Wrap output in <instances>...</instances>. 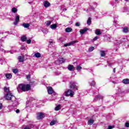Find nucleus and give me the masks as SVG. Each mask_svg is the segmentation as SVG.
Returning <instances> with one entry per match:
<instances>
[{"instance_id":"nucleus-1","label":"nucleus","mask_w":129,"mask_h":129,"mask_svg":"<svg viewBox=\"0 0 129 129\" xmlns=\"http://www.w3.org/2000/svg\"><path fill=\"white\" fill-rule=\"evenodd\" d=\"M18 87L19 89L22 91H23V92H26V91L31 90V85L30 84H19Z\"/></svg>"},{"instance_id":"nucleus-2","label":"nucleus","mask_w":129,"mask_h":129,"mask_svg":"<svg viewBox=\"0 0 129 129\" xmlns=\"http://www.w3.org/2000/svg\"><path fill=\"white\" fill-rule=\"evenodd\" d=\"M5 99H6V100L16 101V97H15L12 93H8L5 95Z\"/></svg>"},{"instance_id":"nucleus-3","label":"nucleus","mask_w":129,"mask_h":129,"mask_svg":"<svg viewBox=\"0 0 129 129\" xmlns=\"http://www.w3.org/2000/svg\"><path fill=\"white\" fill-rule=\"evenodd\" d=\"M64 93H65V96H67V97L71 96V97H73V96H74V95L75 94V93L70 89L64 92Z\"/></svg>"},{"instance_id":"nucleus-4","label":"nucleus","mask_w":129,"mask_h":129,"mask_svg":"<svg viewBox=\"0 0 129 129\" xmlns=\"http://www.w3.org/2000/svg\"><path fill=\"white\" fill-rule=\"evenodd\" d=\"M70 88L71 89H76V90H78V86H76V84L75 82H71L70 85Z\"/></svg>"},{"instance_id":"nucleus-5","label":"nucleus","mask_w":129,"mask_h":129,"mask_svg":"<svg viewBox=\"0 0 129 129\" xmlns=\"http://www.w3.org/2000/svg\"><path fill=\"white\" fill-rule=\"evenodd\" d=\"M76 43H78V40H74L70 42V43L64 44L63 45V47H68V46H72V45H74V44H75Z\"/></svg>"},{"instance_id":"nucleus-6","label":"nucleus","mask_w":129,"mask_h":129,"mask_svg":"<svg viewBox=\"0 0 129 129\" xmlns=\"http://www.w3.org/2000/svg\"><path fill=\"white\" fill-rule=\"evenodd\" d=\"M44 117H45V114H44L42 112H39L37 114V119H43Z\"/></svg>"},{"instance_id":"nucleus-7","label":"nucleus","mask_w":129,"mask_h":129,"mask_svg":"<svg viewBox=\"0 0 129 129\" xmlns=\"http://www.w3.org/2000/svg\"><path fill=\"white\" fill-rule=\"evenodd\" d=\"M47 92L48 94H50V95L53 94V93L55 92L54 91V90H53V88H52V87L49 86L47 87Z\"/></svg>"},{"instance_id":"nucleus-8","label":"nucleus","mask_w":129,"mask_h":129,"mask_svg":"<svg viewBox=\"0 0 129 129\" xmlns=\"http://www.w3.org/2000/svg\"><path fill=\"white\" fill-rule=\"evenodd\" d=\"M98 99H103V96L100 95H97L96 97H95L93 101H97Z\"/></svg>"},{"instance_id":"nucleus-9","label":"nucleus","mask_w":129,"mask_h":129,"mask_svg":"<svg viewBox=\"0 0 129 129\" xmlns=\"http://www.w3.org/2000/svg\"><path fill=\"white\" fill-rule=\"evenodd\" d=\"M19 22H20V16L18 15L17 16H16V18L15 19V21L14 22V25H15V26H17V25H18Z\"/></svg>"},{"instance_id":"nucleus-10","label":"nucleus","mask_w":129,"mask_h":129,"mask_svg":"<svg viewBox=\"0 0 129 129\" xmlns=\"http://www.w3.org/2000/svg\"><path fill=\"white\" fill-rule=\"evenodd\" d=\"M43 6L45 8H49L51 6V4L48 1H44L43 3Z\"/></svg>"},{"instance_id":"nucleus-11","label":"nucleus","mask_w":129,"mask_h":129,"mask_svg":"<svg viewBox=\"0 0 129 129\" xmlns=\"http://www.w3.org/2000/svg\"><path fill=\"white\" fill-rule=\"evenodd\" d=\"M88 30V28H85L83 29H81L80 31V33H81L82 35H83V34H84L86 32H87Z\"/></svg>"},{"instance_id":"nucleus-12","label":"nucleus","mask_w":129,"mask_h":129,"mask_svg":"<svg viewBox=\"0 0 129 129\" xmlns=\"http://www.w3.org/2000/svg\"><path fill=\"white\" fill-rule=\"evenodd\" d=\"M5 77H6L7 79L8 80L12 79L13 75H12L11 74H6L5 75Z\"/></svg>"},{"instance_id":"nucleus-13","label":"nucleus","mask_w":129,"mask_h":129,"mask_svg":"<svg viewBox=\"0 0 129 129\" xmlns=\"http://www.w3.org/2000/svg\"><path fill=\"white\" fill-rule=\"evenodd\" d=\"M75 69L74 68V66L72 65V64H70L68 66V70H69L70 71H73V70Z\"/></svg>"},{"instance_id":"nucleus-14","label":"nucleus","mask_w":129,"mask_h":129,"mask_svg":"<svg viewBox=\"0 0 129 129\" xmlns=\"http://www.w3.org/2000/svg\"><path fill=\"white\" fill-rule=\"evenodd\" d=\"M58 121H57V119H55L54 120H52L50 123V125H54V124H56V123H57Z\"/></svg>"},{"instance_id":"nucleus-15","label":"nucleus","mask_w":129,"mask_h":129,"mask_svg":"<svg viewBox=\"0 0 129 129\" xmlns=\"http://www.w3.org/2000/svg\"><path fill=\"white\" fill-rule=\"evenodd\" d=\"M56 62H58L60 64L65 62V59L63 58H60L59 59H58Z\"/></svg>"},{"instance_id":"nucleus-16","label":"nucleus","mask_w":129,"mask_h":129,"mask_svg":"<svg viewBox=\"0 0 129 129\" xmlns=\"http://www.w3.org/2000/svg\"><path fill=\"white\" fill-rule=\"evenodd\" d=\"M123 84H129V79H124L122 81Z\"/></svg>"},{"instance_id":"nucleus-17","label":"nucleus","mask_w":129,"mask_h":129,"mask_svg":"<svg viewBox=\"0 0 129 129\" xmlns=\"http://www.w3.org/2000/svg\"><path fill=\"white\" fill-rule=\"evenodd\" d=\"M18 59L21 63L24 62V56H19Z\"/></svg>"},{"instance_id":"nucleus-18","label":"nucleus","mask_w":129,"mask_h":129,"mask_svg":"<svg viewBox=\"0 0 129 129\" xmlns=\"http://www.w3.org/2000/svg\"><path fill=\"white\" fill-rule=\"evenodd\" d=\"M21 40L22 42H26L27 41V37L25 35L21 37Z\"/></svg>"},{"instance_id":"nucleus-19","label":"nucleus","mask_w":129,"mask_h":129,"mask_svg":"<svg viewBox=\"0 0 129 129\" xmlns=\"http://www.w3.org/2000/svg\"><path fill=\"white\" fill-rule=\"evenodd\" d=\"M4 91L7 93H11L10 92V88H7V87H5L4 88Z\"/></svg>"},{"instance_id":"nucleus-20","label":"nucleus","mask_w":129,"mask_h":129,"mask_svg":"<svg viewBox=\"0 0 129 129\" xmlns=\"http://www.w3.org/2000/svg\"><path fill=\"white\" fill-rule=\"evenodd\" d=\"M66 32L67 33H70L71 32H72V28H70V27H68L66 29Z\"/></svg>"},{"instance_id":"nucleus-21","label":"nucleus","mask_w":129,"mask_h":129,"mask_svg":"<svg viewBox=\"0 0 129 129\" xmlns=\"http://www.w3.org/2000/svg\"><path fill=\"white\" fill-rule=\"evenodd\" d=\"M100 55H101V57H104V56H105V55H106L105 51L101 50L100 51Z\"/></svg>"},{"instance_id":"nucleus-22","label":"nucleus","mask_w":129,"mask_h":129,"mask_svg":"<svg viewBox=\"0 0 129 129\" xmlns=\"http://www.w3.org/2000/svg\"><path fill=\"white\" fill-rule=\"evenodd\" d=\"M22 26L24 28H29V27H30V24H29V23H23L22 24Z\"/></svg>"},{"instance_id":"nucleus-23","label":"nucleus","mask_w":129,"mask_h":129,"mask_svg":"<svg viewBox=\"0 0 129 129\" xmlns=\"http://www.w3.org/2000/svg\"><path fill=\"white\" fill-rule=\"evenodd\" d=\"M50 27L51 29H52V30H54V29H56V28H57V24H52L51 25H50Z\"/></svg>"},{"instance_id":"nucleus-24","label":"nucleus","mask_w":129,"mask_h":129,"mask_svg":"<svg viewBox=\"0 0 129 129\" xmlns=\"http://www.w3.org/2000/svg\"><path fill=\"white\" fill-rule=\"evenodd\" d=\"M123 33H127L128 32V27H125L123 28L122 30Z\"/></svg>"},{"instance_id":"nucleus-25","label":"nucleus","mask_w":129,"mask_h":129,"mask_svg":"<svg viewBox=\"0 0 129 129\" xmlns=\"http://www.w3.org/2000/svg\"><path fill=\"white\" fill-rule=\"evenodd\" d=\"M34 56L36 58H40L41 57V53H40L39 52H37L34 54Z\"/></svg>"},{"instance_id":"nucleus-26","label":"nucleus","mask_w":129,"mask_h":129,"mask_svg":"<svg viewBox=\"0 0 129 129\" xmlns=\"http://www.w3.org/2000/svg\"><path fill=\"white\" fill-rule=\"evenodd\" d=\"M94 122V120H93V119H90L88 121V124H89L90 125H91V124H93Z\"/></svg>"},{"instance_id":"nucleus-27","label":"nucleus","mask_w":129,"mask_h":129,"mask_svg":"<svg viewBox=\"0 0 129 129\" xmlns=\"http://www.w3.org/2000/svg\"><path fill=\"white\" fill-rule=\"evenodd\" d=\"M87 24L89 26H90L91 25V18H89L87 21Z\"/></svg>"},{"instance_id":"nucleus-28","label":"nucleus","mask_w":129,"mask_h":129,"mask_svg":"<svg viewBox=\"0 0 129 129\" xmlns=\"http://www.w3.org/2000/svg\"><path fill=\"white\" fill-rule=\"evenodd\" d=\"M95 34L96 35H101V32L98 29H96L95 31Z\"/></svg>"},{"instance_id":"nucleus-29","label":"nucleus","mask_w":129,"mask_h":129,"mask_svg":"<svg viewBox=\"0 0 129 129\" xmlns=\"http://www.w3.org/2000/svg\"><path fill=\"white\" fill-rule=\"evenodd\" d=\"M12 13L16 14L17 13V12H18V9H17V8H13L12 9Z\"/></svg>"},{"instance_id":"nucleus-30","label":"nucleus","mask_w":129,"mask_h":129,"mask_svg":"<svg viewBox=\"0 0 129 129\" xmlns=\"http://www.w3.org/2000/svg\"><path fill=\"white\" fill-rule=\"evenodd\" d=\"M30 127H34V125L33 124H30L29 126H27L24 127V129H31V128H30Z\"/></svg>"},{"instance_id":"nucleus-31","label":"nucleus","mask_w":129,"mask_h":129,"mask_svg":"<svg viewBox=\"0 0 129 129\" xmlns=\"http://www.w3.org/2000/svg\"><path fill=\"white\" fill-rule=\"evenodd\" d=\"M13 73H14L15 74H17V73H18L19 72V70L17 69H14L12 70Z\"/></svg>"},{"instance_id":"nucleus-32","label":"nucleus","mask_w":129,"mask_h":129,"mask_svg":"<svg viewBox=\"0 0 129 129\" xmlns=\"http://www.w3.org/2000/svg\"><path fill=\"white\" fill-rule=\"evenodd\" d=\"M60 106H61L60 105H58L56 106L55 107V110H56V111H58V110H60Z\"/></svg>"},{"instance_id":"nucleus-33","label":"nucleus","mask_w":129,"mask_h":129,"mask_svg":"<svg viewBox=\"0 0 129 129\" xmlns=\"http://www.w3.org/2000/svg\"><path fill=\"white\" fill-rule=\"evenodd\" d=\"M26 79L28 80V81H30V80L31 79V75L29 74L26 76Z\"/></svg>"},{"instance_id":"nucleus-34","label":"nucleus","mask_w":129,"mask_h":129,"mask_svg":"<svg viewBox=\"0 0 129 129\" xmlns=\"http://www.w3.org/2000/svg\"><path fill=\"white\" fill-rule=\"evenodd\" d=\"M51 23H52V21H46V26L48 27L50 25H51Z\"/></svg>"},{"instance_id":"nucleus-35","label":"nucleus","mask_w":129,"mask_h":129,"mask_svg":"<svg viewBox=\"0 0 129 129\" xmlns=\"http://www.w3.org/2000/svg\"><path fill=\"white\" fill-rule=\"evenodd\" d=\"M98 39H99V37H98V36H95L92 40V41L95 42V41H96V40H98Z\"/></svg>"},{"instance_id":"nucleus-36","label":"nucleus","mask_w":129,"mask_h":129,"mask_svg":"<svg viewBox=\"0 0 129 129\" xmlns=\"http://www.w3.org/2000/svg\"><path fill=\"white\" fill-rule=\"evenodd\" d=\"M81 69H82V67H81V66H77V70H78V71H79V70H81Z\"/></svg>"},{"instance_id":"nucleus-37","label":"nucleus","mask_w":129,"mask_h":129,"mask_svg":"<svg viewBox=\"0 0 129 129\" xmlns=\"http://www.w3.org/2000/svg\"><path fill=\"white\" fill-rule=\"evenodd\" d=\"M93 50H94V47L92 46L89 48V52H92V51H93Z\"/></svg>"},{"instance_id":"nucleus-38","label":"nucleus","mask_w":129,"mask_h":129,"mask_svg":"<svg viewBox=\"0 0 129 129\" xmlns=\"http://www.w3.org/2000/svg\"><path fill=\"white\" fill-rule=\"evenodd\" d=\"M91 86H95V82L92 81V82L91 83Z\"/></svg>"},{"instance_id":"nucleus-39","label":"nucleus","mask_w":129,"mask_h":129,"mask_svg":"<svg viewBox=\"0 0 129 129\" xmlns=\"http://www.w3.org/2000/svg\"><path fill=\"white\" fill-rule=\"evenodd\" d=\"M26 41L28 44H31V43H32V40L31 39L26 40Z\"/></svg>"},{"instance_id":"nucleus-40","label":"nucleus","mask_w":129,"mask_h":129,"mask_svg":"<svg viewBox=\"0 0 129 129\" xmlns=\"http://www.w3.org/2000/svg\"><path fill=\"white\" fill-rule=\"evenodd\" d=\"M125 127H129V123L128 122H126L125 123Z\"/></svg>"},{"instance_id":"nucleus-41","label":"nucleus","mask_w":129,"mask_h":129,"mask_svg":"<svg viewBox=\"0 0 129 129\" xmlns=\"http://www.w3.org/2000/svg\"><path fill=\"white\" fill-rule=\"evenodd\" d=\"M75 26H76V27H79V26H80V23L79 22H77L75 24Z\"/></svg>"},{"instance_id":"nucleus-42","label":"nucleus","mask_w":129,"mask_h":129,"mask_svg":"<svg viewBox=\"0 0 129 129\" xmlns=\"http://www.w3.org/2000/svg\"><path fill=\"white\" fill-rule=\"evenodd\" d=\"M113 127H114V126L109 125V126H108L107 129H112V128H113Z\"/></svg>"},{"instance_id":"nucleus-43","label":"nucleus","mask_w":129,"mask_h":129,"mask_svg":"<svg viewBox=\"0 0 129 129\" xmlns=\"http://www.w3.org/2000/svg\"><path fill=\"white\" fill-rule=\"evenodd\" d=\"M50 45H53L54 44V41H51L49 42Z\"/></svg>"},{"instance_id":"nucleus-44","label":"nucleus","mask_w":129,"mask_h":129,"mask_svg":"<svg viewBox=\"0 0 129 129\" xmlns=\"http://www.w3.org/2000/svg\"><path fill=\"white\" fill-rule=\"evenodd\" d=\"M3 108V104L0 103V109H2Z\"/></svg>"},{"instance_id":"nucleus-45","label":"nucleus","mask_w":129,"mask_h":129,"mask_svg":"<svg viewBox=\"0 0 129 129\" xmlns=\"http://www.w3.org/2000/svg\"><path fill=\"white\" fill-rule=\"evenodd\" d=\"M108 66H109L110 67H111V66H112V63H109L108 64Z\"/></svg>"},{"instance_id":"nucleus-46","label":"nucleus","mask_w":129,"mask_h":129,"mask_svg":"<svg viewBox=\"0 0 129 129\" xmlns=\"http://www.w3.org/2000/svg\"><path fill=\"white\" fill-rule=\"evenodd\" d=\"M20 112V110L19 109H17L16 110V113H19Z\"/></svg>"},{"instance_id":"nucleus-47","label":"nucleus","mask_w":129,"mask_h":129,"mask_svg":"<svg viewBox=\"0 0 129 129\" xmlns=\"http://www.w3.org/2000/svg\"><path fill=\"white\" fill-rule=\"evenodd\" d=\"M30 84H33V83H35V81L33 82H30Z\"/></svg>"},{"instance_id":"nucleus-48","label":"nucleus","mask_w":129,"mask_h":129,"mask_svg":"<svg viewBox=\"0 0 129 129\" xmlns=\"http://www.w3.org/2000/svg\"><path fill=\"white\" fill-rule=\"evenodd\" d=\"M113 72H114V73H115V68L113 69Z\"/></svg>"},{"instance_id":"nucleus-49","label":"nucleus","mask_w":129,"mask_h":129,"mask_svg":"<svg viewBox=\"0 0 129 129\" xmlns=\"http://www.w3.org/2000/svg\"><path fill=\"white\" fill-rule=\"evenodd\" d=\"M112 83H114V84H116V82H115V81H113Z\"/></svg>"},{"instance_id":"nucleus-50","label":"nucleus","mask_w":129,"mask_h":129,"mask_svg":"<svg viewBox=\"0 0 129 129\" xmlns=\"http://www.w3.org/2000/svg\"><path fill=\"white\" fill-rule=\"evenodd\" d=\"M25 49H26V47H24L22 48V50H25Z\"/></svg>"},{"instance_id":"nucleus-51","label":"nucleus","mask_w":129,"mask_h":129,"mask_svg":"<svg viewBox=\"0 0 129 129\" xmlns=\"http://www.w3.org/2000/svg\"><path fill=\"white\" fill-rule=\"evenodd\" d=\"M63 11H67V9H66V8H64V9H63Z\"/></svg>"},{"instance_id":"nucleus-52","label":"nucleus","mask_w":129,"mask_h":129,"mask_svg":"<svg viewBox=\"0 0 129 129\" xmlns=\"http://www.w3.org/2000/svg\"><path fill=\"white\" fill-rule=\"evenodd\" d=\"M122 40H125V38H123Z\"/></svg>"},{"instance_id":"nucleus-53","label":"nucleus","mask_w":129,"mask_h":129,"mask_svg":"<svg viewBox=\"0 0 129 129\" xmlns=\"http://www.w3.org/2000/svg\"><path fill=\"white\" fill-rule=\"evenodd\" d=\"M125 2H127L128 1H129V0H125Z\"/></svg>"},{"instance_id":"nucleus-54","label":"nucleus","mask_w":129,"mask_h":129,"mask_svg":"<svg viewBox=\"0 0 129 129\" xmlns=\"http://www.w3.org/2000/svg\"><path fill=\"white\" fill-rule=\"evenodd\" d=\"M115 2H117V1H118V0H115Z\"/></svg>"}]
</instances>
